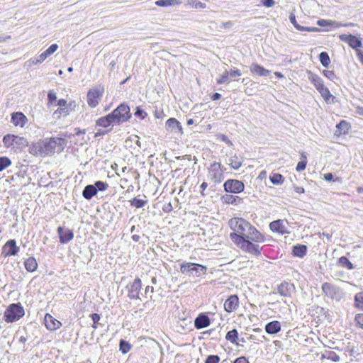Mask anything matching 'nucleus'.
<instances>
[{
  "mask_svg": "<svg viewBox=\"0 0 363 363\" xmlns=\"http://www.w3.org/2000/svg\"><path fill=\"white\" fill-rule=\"evenodd\" d=\"M229 226L233 231L230 238L233 243L242 251L259 255L261 249L257 243L264 242V237L252 225L241 218H233Z\"/></svg>",
  "mask_w": 363,
  "mask_h": 363,
  "instance_id": "obj_1",
  "label": "nucleus"
},
{
  "mask_svg": "<svg viewBox=\"0 0 363 363\" xmlns=\"http://www.w3.org/2000/svg\"><path fill=\"white\" fill-rule=\"evenodd\" d=\"M67 145V141L61 138H51L32 143L29 152L34 156L45 157L55 152H62Z\"/></svg>",
  "mask_w": 363,
  "mask_h": 363,
  "instance_id": "obj_2",
  "label": "nucleus"
},
{
  "mask_svg": "<svg viewBox=\"0 0 363 363\" xmlns=\"http://www.w3.org/2000/svg\"><path fill=\"white\" fill-rule=\"evenodd\" d=\"M308 74L311 82L313 84L325 101L328 102L333 96L329 89L325 86L323 79L318 75L313 74L311 71L308 72Z\"/></svg>",
  "mask_w": 363,
  "mask_h": 363,
  "instance_id": "obj_3",
  "label": "nucleus"
},
{
  "mask_svg": "<svg viewBox=\"0 0 363 363\" xmlns=\"http://www.w3.org/2000/svg\"><path fill=\"white\" fill-rule=\"evenodd\" d=\"M24 315V309L21 303H12L5 311L4 318L7 323H13Z\"/></svg>",
  "mask_w": 363,
  "mask_h": 363,
  "instance_id": "obj_4",
  "label": "nucleus"
},
{
  "mask_svg": "<svg viewBox=\"0 0 363 363\" xmlns=\"http://www.w3.org/2000/svg\"><path fill=\"white\" fill-rule=\"evenodd\" d=\"M180 271L189 276L200 277L206 273V267L192 262H185L181 264Z\"/></svg>",
  "mask_w": 363,
  "mask_h": 363,
  "instance_id": "obj_5",
  "label": "nucleus"
},
{
  "mask_svg": "<svg viewBox=\"0 0 363 363\" xmlns=\"http://www.w3.org/2000/svg\"><path fill=\"white\" fill-rule=\"evenodd\" d=\"M110 114L116 125L128 121L131 117L129 106L123 104L118 106Z\"/></svg>",
  "mask_w": 363,
  "mask_h": 363,
  "instance_id": "obj_6",
  "label": "nucleus"
},
{
  "mask_svg": "<svg viewBox=\"0 0 363 363\" xmlns=\"http://www.w3.org/2000/svg\"><path fill=\"white\" fill-rule=\"evenodd\" d=\"M3 143L6 147L16 149H22L28 145V142L25 138L11 134L6 135L3 138Z\"/></svg>",
  "mask_w": 363,
  "mask_h": 363,
  "instance_id": "obj_7",
  "label": "nucleus"
},
{
  "mask_svg": "<svg viewBox=\"0 0 363 363\" xmlns=\"http://www.w3.org/2000/svg\"><path fill=\"white\" fill-rule=\"evenodd\" d=\"M208 177L215 183H220L224 179L223 169L220 163L215 162L211 164L208 168Z\"/></svg>",
  "mask_w": 363,
  "mask_h": 363,
  "instance_id": "obj_8",
  "label": "nucleus"
},
{
  "mask_svg": "<svg viewBox=\"0 0 363 363\" xmlns=\"http://www.w3.org/2000/svg\"><path fill=\"white\" fill-rule=\"evenodd\" d=\"M322 290L324 294L331 299L340 301L343 297L342 291L330 283L323 284Z\"/></svg>",
  "mask_w": 363,
  "mask_h": 363,
  "instance_id": "obj_9",
  "label": "nucleus"
},
{
  "mask_svg": "<svg viewBox=\"0 0 363 363\" xmlns=\"http://www.w3.org/2000/svg\"><path fill=\"white\" fill-rule=\"evenodd\" d=\"M141 286V280L139 278L135 279L132 283L127 285L128 296L130 299H140Z\"/></svg>",
  "mask_w": 363,
  "mask_h": 363,
  "instance_id": "obj_10",
  "label": "nucleus"
},
{
  "mask_svg": "<svg viewBox=\"0 0 363 363\" xmlns=\"http://www.w3.org/2000/svg\"><path fill=\"white\" fill-rule=\"evenodd\" d=\"M244 184L236 179H229L224 184V189L227 192L238 194L244 190Z\"/></svg>",
  "mask_w": 363,
  "mask_h": 363,
  "instance_id": "obj_11",
  "label": "nucleus"
},
{
  "mask_svg": "<svg viewBox=\"0 0 363 363\" xmlns=\"http://www.w3.org/2000/svg\"><path fill=\"white\" fill-rule=\"evenodd\" d=\"M58 48V45L57 44L51 45L45 52L41 53L38 57L33 58L29 60V62L31 65H36L38 64H40L43 62L50 55L53 54Z\"/></svg>",
  "mask_w": 363,
  "mask_h": 363,
  "instance_id": "obj_12",
  "label": "nucleus"
},
{
  "mask_svg": "<svg viewBox=\"0 0 363 363\" xmlns=\"http://www.w3.org/2000/svg\"><path fill=\"white\" fill-rule=\"evenodd\" d=\"M339 38L342 41L347 43L352 48L356 50V52L362 46L361 40L354 35L342 34Z\"/></svg>",
  "mask_w": 363,
  "mask_h": 363,
  "instance_id": "obj_13",
  "label": "nucleus"
},
{
  "mask_svg": "<svg viewBox=\"0 0 363 363\" xmlns=\"http://www.w3.org/2000/svg\"><path fill=\"white\" fill-rule=\"evenodd\" d=\"M102 92L99 89H91L87 94V103L89 106L94 108L101 100Z\"/></svg>",
  "mask_w": 363,
  "mask_h": 363,
  "instance_id": "obj_14",
  "label": "nucleus"
},
{
  "mask_svg": "<svg viewBox=\"0 0 363 363\" xmlns=\"http://www.w3.org/2000/svg\"><path fill=\"white\" fill-rule=\"evenodd\" d=\"M57 233L60 238V242L61 243H67L69 242L74 238V234L72 230L68 228H64L62 227H59L57 228Z\"/></svg>",
  "mask_w": 363,
  "mask_h": 363,
  "instance_id": "obj_15",
  "label": "nucleus"
},
{
  "mask_svg": "<svg viewBox=\"0 0 363 363\" xmlns=\"http://www.w3.org/2000/svg\"><path fill=\"white\" fill-rule=\"evenodd\" d=\"M239 300L236 295H231L224 303V308L227 312H233L238 307Z\"/></svg>",
  "mask_w": 363,
  "mask_h": 363,
  "instance_id": "obj_16",
  "label": "nucleus"
},
{
  "mask_svg": "<svg viewBox=\"0 0 363 363\" xmlns=\"http://www.w3.org/2000/svg\"><path fill=\"white\" fill-rule=\"evenodd\" d=\"M294 291V285L287 282L281 283L278 287V293L284 297H290Z\"/></svg>",
  "mask_w": 363,
  "mask_h": 363,
  "instance_id": "obj_17",
  "label": "nucleus"
},
{
  "mask_svg": "<svg viewBox=\"0 0 363 363\" xmlns=\"http://www.w3.org/2000/svg\"><path fill=\"white\" fill-rule=\"evenodd\" d=\"M26 116L21 112L13 113L11 116V123L15 126L23 128L27 123Z\"/></svg>",
  "mask_w": 363,
  "mask_h": 363,
  "instance_id": "obj_18",
  "label": "nucleus"
},
{
  "mask_svg": "<svg viewBox=\"0 0 363 363\" xmlns=\"http://www.w3.org/2000/svg\"><path fill=\"white\" fill-rule=\"evenodd\" d=\"M45 325L50 330H55L61 326V323L54 318L51 315L46 314L44 318Z\"/></svg>",
  "mask_w": 363,
  "mask_h": 363,
  "instance_id": "obj_19",
  "label": "nucleus"
},
{
  "mask_svg": "<svg viewBox=\"0 0 363 363\" xmlns=\"http://www.w3.org/2000/svg\"><path fill=\"white\" fill-rule=\"evenodd\" d=\"M3 250L6 256H12L18 252L19 248L16 246L14 240H10L5 244Z\"/></svg>",
  "mask_w": 363,
  "mask_h": 363,
  "instance_id": "obj_20",
  "label": "nucleus"
},
{
  "mask_svg": "<svg viewBox=\"0 0 363 363\" xmlns=\"http://www.w3.org/2000/svg\"><path fill=\"white\" fill-rule=\"evenodd\" d=\"M114 125L116 124L115 123V121H113L110 113L104 117L99 118L96 122V126L102 127L104 128H107L110 126H113Z\"/></svg>",
  "mask_w": 363,
  "mask_h": 363,
  "instance_id": "obj_21",
  "label": "nucleus"
},
{
  "mask_svg": "<svg viewBox=\"0 0 363 363\" xmlns=\"http://www.w3.org/2000/svg\"><path fill=\"white\" fill-rule=\"evenodd\" d=\"M210 323L209 318L204 314H200L194 320V325L197 329L206 328Z\"/></svg>",
  "mask_w": 363,
  "mask_h": 363,
  "instance_id": "obj_22",
  "label": "nucleus"
},
{
  "mask_svg": "<svg viewBox=\"0 0 363 363\" xmlns=\"http://www.w3.org/2000/svg\"><path fill=\"white\" fill-rule=\"evenodd\" d=\"M270 229L272 231L277 232L281 234L289 233L286 228L284 225L283 222L280 220L273 221L269 225Z\"/></svg>",
  "mask_w": 363,
  "mask_h": 363,
  "instance_id": "obj_23",
  "label": "nucleus"
},
{
  "mask_svg": "<svg viewBox=\"0 0 363 363\" xmlns=\"http://www.w3.org/2000/svg\"><path fill=\"white\" fill-rule=\"evenodd\" d=\"M166 126L171 131L182 133V127L181 123L174 118L168 119L166 122Z\"/></svg>",
  "mask_w": 363,
  "mask_h": 363,
  "instance_id": "obj_24",
  "label": "nucleus"
},
{
  "mask_svg": "<svg viewBox=\"0 0 363 363\" xmlns=\"http://www.w3.org/2000/svg\"><path fill=\"white\" fill-rule=\"evenodd\" d=\"M280 330H281V324L277 320H274V321L269 322L265 325V331L268 334H271V335L276 334V333H279Z\"/></svg>",
  "mask_w": 363,
  "mask_h": 363,
  "instance_id": "obj_25",
  "label": "nucleus"
},
{
  "mask_svg": "<svg viewBox=\"0 0 363 363\" xmlns=\"http://www.w3.org/2000/svg\"><path fill=\"white\" fill-rule=\"evenodd\" d=\"M250 71L252 74L265 77L269 74V70L266 69L258 64L254 63L250 66Z\"/></svg>",
  "mask_w": 363,
  "mask_h": 363,
  "instance_id": "obj_26",
  "label": "nucleus"
},
{
  "mask_svg": "<svg viewBox=\"0 0 363 363\" xmlns=\"http://www.w3.org/2000/svg\"><path fill=\"white\" fill-rule=\"evenodd\" d=\"M97 193V189L94 185H87L83 190L82 195L86 199H91Z\"/></svg>",
  "mask_w": 363,
  "mask_h": 363,
  "instance_id": "obj_27",
  "label": "nucleus"
},
{
  "mask_svg": "<svg viewBox=\"0 0 363 363\" xmlns=\"http://www.w3.org/2000/svg\"><path fill=\"white\" fill-rule=\"evenodd\" d=\"M72 111V106L59 107L54 113L53 115L56 118H60L62 116L65 117L69 114Z\"/></svg>",
  "mask_w": 363,
  "mask_h": 363,
  "instance_id": "obj_28",
  "label": "nucleus"
},
{
  "mask_svg": "<svg viewBox=\"0 0 363 363\" xmlns=\"http://www.w3.org/2000/svg\"><path fill=\"white\" fill-rule=\"evenodd\" d=\"M242 164V159L236 155L232 156L229 159V165L234 169H238Z\"/></svg>",
  "mask_w": 363,
  "mask_h": 363,
  "instance_id": "obj_29",
  "label": "nucleus"
},
{
  "mask_svg": "<svg viewBox=\"0 0 363 363\" xmlns=\"http://www.w3.org/2000/svg\"><path fill=\"white\" fill-rule=\"evenodd\" d=\"M307 252V247L306 245H297L294 246L292 254L294 256L303 257Z\"/></svg>",
  "mask_w": 363,
  "mask_h": 363,
  "instance_id": "obj_30",
  "label": "nucleus"
},
{
  "mask_svg": "<svg viewBox=\"0 0 363 363\" xmlns=\"http://www.w3.org/2000/svg\"><path fill=\"white\" fill-rule=\"evenodd\" d=\"M182 1L180 0H157L155 1V4L158 6H172L174 5H180Z\"/></svg>",
  "mask_w": 363,
  "mask_h": 363,
  "instance_id": "obj_31",
  "label": "nucleus"
},
{
  "mask_svg": "<svg viewBox=\"0 0 363 363\" xmlns=\"http://www.w3.org/2000/svg\"><path fill=\"white\" fill-rule=\"evenodd\" d=\"M24 264H25L26 269L28 272H34L37 269V267H38L36 260L33 257H30V258L27 259L25 261Z\"/></svg>",
  "mask_w": 363,
  "mask_h": 363,
  "instance_id": "obj_32",
  "label": "nucleus"
},
{
  "mask_svg": "<svg viewBox=\"0 0 363 363\" xmlns=\"http://www.w3.org/2000/svg\"><path fill=\"white\" fill-rule=\"evenodd\" d=\"M317 25L321 27H326L329 26H334L336 28L340 27L341 23L332 21V20H325V19H320L317 21Z\"/></svg>",
  "mask_w": 363,
  "mask_h": 363,
  "instance_id": "obj_33",
  "label": "nucleus"
},
{
  "mask_svg": "<svg viewBox=\"0 0 363 363\" xmlns=\"http://www.w3.org/2000/svg\"><path fill=\"white\" fill-rule=\"evenodd\" d=\"M225 338L227 340L234 344H238L237 340L238 338V333L235 329H233L227 333Z\"/></svg>",
  "mask_w": 363,
  "mask_h": 363,
  "instance_id": "obj_34",
  "label": "nucleus"
},
{
  "mask_svg": "<svg viewBox=\"0 0 363 363\" xmlns=\"http://www.w3.org/2000/svg\"><path fill=\"white\" fill-rule=\"evenodd\" d=\"M323 359H327L328 360H331L334 362H337L340 361V358L339 355H337L335 352L333 351H330L325 354L322 355Z\"/></svg>",
  "mask_w": 363,
  "mask_h": 363,
  "instance_id": "obj_35",
  "label": "nucleus"
},
{
  "mask_svg": "<svg viewBox=\"0 0 363 363\" xmlns=\"http://www.w3.org/2000/svg\"><path fill=\"white\" fill-rule=\"evenodd\" d=\"M354 305L358 309L363 311V292L357 293L355 295Z\"/></svg>",
  "mask_w": 363,
  "mask_h": 363,
  "instance_id": "obj_36",
  "label": "nucleus"
},
{
  "mask_svg": "<svg viewBox=\"0 0 363 363\" xmlns=\"http://www.w3.org/2000/svg\"><path fill=\"white\" fill-rule=\"evenodd\" d=\"M319 60L322 65L325 67H328L330 63V59L329 57L328 54L326 52H322L319 55Z\"/></svg>",
  "mask_w": 363,
  "mask_h": 363,
  "instance_id": "obj_37",
  "label": "nucleus"
},
{
  "mask_svg": "<svg viewBox=\"0 0 363 363\" xmlns=\"http://www.w3.org/2000/svg\"><path fill=\"white\" fill-rule=\"evenodd\" d=\"M270 181L273 184L279 185L284 182V177L280 174H273L270 176Z\"/></svg>",
  "mask_w": 363,
  "mask_h": 363,
  "instance_id": "obj_38",
  "label": "nucleus"
},
{
  "mask_svg": "<svg viewBox=\"0 0 363 363\" xmlns=\"http://www.w3.org/2000/svg\"><path fill=\"white\" fill-rule=\"evenodd\" d=\"M339 264L342 267H345L347 269H354L353 264L346 257H341L339 259Z\"/></svg>",
  "mask_w": 363,
  "mask_h": 363,
  "instance_id": "obj_39",
  "label": "nucleus"
},
{
  "mask_svg": "<svg viewBox=\"0 0 363 363\" xmlns=\"http://www.w3.org/2000/svg\"><path fill=\"white\" fill-rule=\"evenodd\" d=\"M130 205L137 208L143 207L146 203L147 201L139 199L137 198L133 199L130 201Z\"/></svg>",
  "mask_w": 363,
  "mask_h": 363,
  "instance_id": "obj_40",
  "label": "nucleus"
},
{
  "mask_svg": "<svg viewBox=\"0 0 363 363\" xmlns=\"http://www.w3.org/2000/svg\"><path fill=\"white\" fill-rule=\"evenodd\" d=\"M11 164V160L6 157H0V172Z\"/></svg>",
  "mask_w": 363,
  "mask_h": 363,
  "instance_id": "obj_41",
  "label": "nucleus"
},
{
  "mask_svg": "<svg viewBox=\"0 0 363 363\" xmlns=\"http://www.w3.org/2000/svg\"><path fill=\"white\" fill-rule=\"evenodd\" d=\"M119 346H120V350L123 354L127 353L131 348L130 345L128 342H126L123 340H121L120 341Z\"/></svg>",
  "mask_w": 363,
  "mask_h": 363,
  "instance_id": "obj_42",
  "label": "nucleus"
},
{
  "mask_svg": "<svg viewBox=\"0 0 363 363\" xmlns=\"http://www.w3.org/2000/svg\"><path fill=\"white\" fill-rule=\"evenodd\" d=\"M229 73L228 70H225L220 77L217 79V83L218 84H223L228 82L229 81Z\"/></svg>",
  "mask_w": 363,
  "mask_h": 363,
  "instance_id": "obj_43",
  "label": "nucleus"
},
{
  "mask_svg": "<svg viewBox=\"0 0 363 363\" xmlns=\"http://www.w3.org/2000/svg\"><path fill=\"white\" fill-rule=\"evenodd\" d=\"M223 199L228 203H236L237 200H240L238 196L229 194L224 196Z\"/></svg>",
  "mask_w": 363,
  "mask_h": 363,
  "instance_id": "obj_44",
  "label": "nucleus"
},
{
  "mask_svg": "<svg viewBox=\"0 0 363 363\" xmlns=\"http://www.w3.org/2000/svg\"><path fill=\"white\" fill-rule=\"evenodd\" d=\"M94 186L97 189V191H105L108 189V184L106 182L98 181L95 182Z\"/></svg>",
  "mask_w": 363,
  "mask_h": 363,
  "instance_id": "obj_45",
  "label": "nucleus"
},
{
  "mask_svg": "<svg viewBox=\"0 0 363 363\" xmlns=\"http://www.w3.org/2000/svg\"><path fill=\"white\" fill-rule=\"evenodd\" d=\"M220 361V357L218 355H209L205 363H218Z\"/></svg>",
  "mask_w": 363,
  "mask_h": 363,
  "instance_id": "obj_46",
  "label": "nucleus"
},
{
  "mask_svg": "<svg viewBox=\"0 0 363 363\" xmlns=\"http://www.w3.org/2000/svg\"><path fill=\"white\" fill-rule=\"evenodd\" d=\"M323 75L327 77L328 79L332 80V81H334L335 79L336 78V76L334 73L333 71H330V70H324L323 72Z\"/></svg>",
  "mask_w": 363,
  "mask_h": 363,
  "instance_id": "obj_47",
  "label": "nucleus"
},
{
  "mask_svg": "<svg viewBox=\"0 0 363 363\" xmlns=\"http://www.w3.org/2000/svg\"><path fill=\"white\" fill-rule=\"evenodd\" d=\"M217 137L218 140L225 143L228 146L233 145L232 142L229 140L227 135L224 134H219Z\"/></svg>",
  "mask_w": 363,
  "mask_h": 363,
  "instance_id": "obj_48",
  "label": "nucleus"
},
{
  "mask_svg": "<svg viewBox=\"0 0 363 363\" xmlns=\"http://www.w3.org/2000/svg\"><path fill=\"white\" fill-rule=\"evenodd\" d=\"M354 320L356 323L363 329V313H359L355 315Z\"/></svg>",
  "mask_w": 363,
  "mask_h": 363,
  "instance_id": "obj_49",
  "label": "nucleus"
},
{
  "mask_svg": "<svg viewBox=\"0 0 363 363\" xmlns=\"http://www.w3.org/2000/svg\"><path fill=\"white\" fill-rule=\"evenodd\" d=\"M191 1H192L191 5L195 9H204V8H206V4H204V3L201 2V1H197V0H192Z\"/></svg>",
  "mask_w": 363,
  "mask_h": 363,
  "instance_id": "obj_50",
  "label": "nucleus"
},
{
  "mask_svg": "<svg viewBox=\"0 0 363 363\" xmlns=\"http://www.w3.org/2000/svg\"><path fill=\"white\" fill-rule=\"evenodd\" d=\"M48 99L49 103L52 104L54 101H55L57 100L56 93L52 90L49 91V92L48 94Z\"/></svg>",
  "mask_w": 363,
  "mask_h": 363,
  "instance_id": "obj_51",
  "label": "nucleus"
},
{
  "mask_svg": "<svg viewBox=\"0 0 363 363\" xmlns=\"http://www.w3.org/2000/svg\"><path fill=\"white\" fill-rule=\"evenodd\" d=\"M228 73L229 76L233 78L240 77L242 74L241 72L236 68L231 69L230 71H228Z\"/></svg>",
  "mask_w": 363,
  "mask_h": 363,
  "instance_id": "obj_52",
  "label": "nucleus"
},
{
  "mask_svg": "<svg viewBox=\"0 0 363 363\" xmlns=\"http://www.w3.org/2000/svg\"><path fill=\"white\" fill-rule=\"evenodd\" d=\"M306 164H307V161H300L297 164V166L296 167V170L297 172H302V171H303L306 169Z\"/></svg>",
  "mask_w": 363,
  "mask_h": 363,
  "instance_id": "obj_53",
  "label": "nucleus"
},
{
  "mask_svg": "<svg viewBox=\"0 0 363 363\" xmlns=\"http://www.w3.org/2000/svg\"><path fill=\"white\" fill-rule=\"evenodd\" d=\"M262 4L263 6L270 8L274 6L275 1L274 0H262Z\"/></svg>",
  "mask_w": 363,
  "mask_h": 363,
  "instance_id": "obj_54",
  "label": "nucleus"
},
{
  "mask_svg": "<svg viewBox=\"0 0 363 363\" xmlns=\"http://www.w3.org/2000/svg\"><path fill=\"white\" fill-rule=\"evenodd\" d=\"M72 103L67 104V101L65 99H60L57 101V106H59V107L72 106Z\"/></svg>",
  "mask_w": 363,
  "mask_h": 363,
  "instance_id": "obj_55",
  "label": "nucleus"
},
{
  "mask_svg": "<svg viewBox=\"0 0 363 363\" xmlns=\"http://www.w3.org/2000/svg\"><path fill=\"white\" fill-rule=\"evenodd\" d=\"M131 141H134L138 147H141L140 141L139 140V138L137 135H134L132 138H129L128 140H125V143H128V142Z\"/></svg>",
  "mask_w": 363,
  "mask_h": 363,
  "instance_id": "obj_56",
  "label": "nucleus"
},
{
  "mask_svg": "<svg viewBox=\"0 0 363 363\" xmlns=\"http://www.w3.org/2000/svg\"><path fill=\"white\" fill-rule=\"evenodd\" d=\"M135 115L140 117L141 118H144L146 116V113L138 107L135 113Z\"/></svg>",
  "mask_w": 363,
  "mask_h": 363,
  "instance_id": "obj_57",
  "label": "nucleus"
},
{
  "mask_svg": "<svg viewBox=\"0 0 363 363\" xmlns=\"http://www.w3.org/2000/svg\"><path fill=\"white\" fill-rule=\"evenodd\" d=\"M91 318H92V320H93V322H94V325H93V327H94V328H96V326L95 325V324H96V323L100 320V315H99V314H97V313H93V314L91 315Z\"/></svg>",
  "mask_w": 363,
  "mask_h": 363,
  "instance_id": "obj_58",
  "label": "nucleus"
},
{
  "mask_svg": "<svg viewBox=\"0 0 363 363\" xmlns=\"http://www.w3.org/2000/svg\"><path fill=\"white\" fill-rule=\"evenodd\" d=\"M289 18L290 22L294 25V27H296V25H298V23L296 22L295 15L293 13H290Z\"/></svg>",
  "mask_w": 363,
  "mask_h": 363,
  "instance_id": "obj_59",
  "label": "nucleus"
},
{
  "mask_svg": "<svg viewBox=\"0 0 363 363\" xmlns=\"http://www.w3.org/2000/svg\"><path fill=\"white\" fill-rule=\"evenodd\" d=\"M234 363H249V362L245 357H240L237 358Z\"/></svg>",
  "mask_w": 363,
  "mask_h": 363,
  "instance_id": "obj_60",
  "label": "nucleus"
},
{
  "mask_svg": "<svg viewBox=\"0 0 363 363\" xmlns=\"http://www.w3.org/2000/svg\"><path fill=\"white\" fill-rule=\"evenodd\" d=\"M154 291V289L152 286H147L145 289V294L146 295H148L150 294L151 296V294L153 293Z\"/></svg>",
  "mask_w": 363,
  "mask_h": 363,
  "instance_id": "obj_61",
  "label": "nucleus"
},
{
  "mask_svg": "<svg viewBox=\"0 0 363 363\" xmlns=\"http://www.w3.org/2000/svg\"><path fill=\"white\" fill-rule=\"evenodd\" d=\"M356 52H357L358 59L363 64V50H357V51Z\"/></svg>",
  "mask_w": 363,
  "mask_h": 363,
  "instance_id": "obj_62",
  "label": "nucleus"
},
{
  "mask_svg": "<svg viewBox=\"0 0 363 363\" xmlns=\"http://www.w3.org/2000/svg\"><path fill=\"white\" fill-rule=\"evenodd\" d=\"M324 179L326 181L331 182L333 180V175L332 173H328L324 175Z\"/></svg>",
  "mask_w": 363,
  "mask_h": 363,
  "instance_id": "obj_63",
  "label": "nucleus"
},
{
  "mask_svg": "<svg viewBox=\"0 0 363 363\" xmlns=\"http://www.w3.org/2000/svg\"><path fill=\"white\" fill-rule=\"evenodd\" d=\"M294 190L298 194H303L305 191L304 189L301 186H295Z\"/></svg>",
  "mask_w": 363,
  "mask_h": 363,
  "instance_id": "obj_64",
  "label": "nucleus"
}]
</instances>
